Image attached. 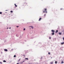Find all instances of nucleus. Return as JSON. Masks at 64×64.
Returning a JSON list of instances; mask_svg holds the SVG:
<instances>
[{"instance_id": "obj_1", "label": "nucleus", "mask_w": 64, "mask_h": 64, "mask_svg": "<svg viewBox=\"0 0 64 64\" xmlns=\"http://www.w3.org/2000/svg\"><path fill=\"white\" fill-rule=\"evenodd\" d=\"M44 9V11H43V12L45 13V12H46V13H47V9L46 8Z\"/></svg>"}, {"instance_id": "obj_2", "label": "nucleus", "mask_w": 64, "mask_h": 64, "mask_svg": "<svg viewBox=\"0 0 64 64\" xmlns=\"http://www.w3.org/2000/svg\"><path fill=\"white\" fill-rule=\"evenodd\" d=\"M51 31L52 32V35H54V32H55V30H52Z\"/></svg>"}, {"instance_id": "obj_3", "label": "nucleus", "mask_w": 64, "mask_h": 64, "mask_svg": "<svg viewBox=\"0 0 64 64\" xmlns=\"http://www.w3.org/2000/svg\"><path fill=\"white\" fill-rule=\"evenodd\" d=\"M4 51H6V52H7V51H8V50H7V49H4Z\"/></svg>"}, {"instance_id": "obj_4", "label": "nucleus", "mask_w": 64, "mask_h": 64, "mask_svg": "<svg viewBox=\"0 0 64 64\" xmlns=\"http://www.w3.org/2000/svg\"><path fill=\"white\" fill-rule=\"evenodd\" d=\"M61 45H63V44H64V42L61 43Z\"/></svg>"}, {"instance_id": "obj_5", "label": "nucleus", "mask_w": 64, "mask_h": 64, "mask_svg": "<svg viewBox=\"0 0 64 64\" xmlns=\"http://www.w3.org/2000/svg\"><path fill=\"white\" fill-rule=\"evenodd\" d=\"M57 32H58V30H56V33H57Z\"/></svg>"}, {"instance_id": "obj_6", "label": "nucleus", "mask_w": 64, "mask_h": 64, "mask_svg": "<svg viewBox=\"0 0 64 64\" xmlns=\"http://www.w3.org/2000/svg\"><path fill=\"white\" fill-rule=\"evenodd\" d=\"M41 19H42V18H40V19L38 21H40V20H41Z\"/></svg>"}, {"instance_id": "obj_7", "label": "nucleus", "mask_w": 64, "mask_h": 64, "mask_svg": "<svg viewBox=\"0 0 64 64\" xmlns=\"http://www.w3.org/2000/svg\"><path fill=\"white\" fill-rule=\"evenodd\" d=\"M53 63V62H50V64H52Z\"/></svg>"}, {"instance_id": "obj_8", "label": "nucleus", "mask_w": 64, "mask_h": 64, "mask_svg": "<svg viewBox=\"0 0 64 64\" xmlns=\"http://www.w3.org/2000/svg\"><path fill=\"white\" fill-rule=\"evenodd\" d=\"M14 5H15V7H17V5H16V4H14Z\"/></svg>"}, {"instance_id": "obj_9", "label": "nucleus", "mask_w": 64, "mask_h": 64, "mask_svg": "<svg viewBox=\"0 0 64 64\" xmlns=\"http://www.w3.org/2000/svg\"><path fill=\"white\" fill-rule=\"evenodd\" d=\"M30 27H31V28H32V29H33V26H30Z\"/></svg>"}, {"instance_id": "obj_10", "label": "nucleus", "mask_w": 64, "mask_h": 64, "mask_svg": "<svg viewBox=\"0 0 64 64\" xmlns=\"http://www.w3.org/2000/svg\"><path fill=\"white\" fill-rule=\"evenodd\" d=\"M59 34L60 35H62V33H59Z\"/></svg>"}, {"instance_id": "obj_11", "label": "nucleus", "mask_w": 64, "mask_h": 64, "mask_svg": "<svg viewBox=\"0 0 64 64\" xmlns=\"http://www.w3.org/2000/svg\"><path fill=\"white\" fill-rule=\"evenodd\" d=\"M3 61L4 62H6V60H4Z\"/></svg>"}, {"instance_id": "obj_12", "label": "nucleus", "mask_w": 64, "mask_h": 64, "mask_svg": "<svg viewBox=\"0 0 64 64\" xmlns=\"http://www.w3.org/2000/svg\"><path fill=\"white\" fill-rule=\"evenodd\" d=\"M55 64H57V61H56L55 62Z\"/></svg>"}, {"instance_id": "obj_13", "label": "nucleus", "mask_w": 64, "mask_h": 64, "mask_svg": "<svg viewBox=\"0 0 64 64\" xmlns=\"http://www.w3.org/2000/svg\"><path fill=\"white\" fill-rule=\"evenodd\" d=\"M25 59H26V60H28V58H25Z\"/></svg>"}, {"instance_id": "obj_14", "label": "nucleus", "mask_w": 64, "mask_h": 64, "mask_svg": "<svg viewBox=\"0 0 64 64\" xmlns=\"http://www.w3.org/2000/svg\"><path fill=\"white\" fill-rule=\"evenodd\" d=\"M48 54L49 55H50V52H48Z\"/></svg>"}, {"instance_id": "obj_15", "label": "nucleus", "mask_w": 64, "mask_h": 64, "mask_svg": "<svg viewBox=\"0 0 64 64\" xmlns=\"http://www.w3.org/2000/svg\"><path fill=\"white\" fill-rule=\"evenodd\" d=\"M44 17H45V16H46V14H44Z\"/></svg>"}, {"instance_id": "obj_16", "label": "nucleus", "mask_w": 64, "mask_h": 64, "mask_svg": "<svg viewBox=\"0 0 64 64\" xmlns=\"http://www.w3.org/2000/svg\"><path fill=\"white\" fill-rule=\"evenodd\" d=\"M16 57V55H14V57Z\"/></svg>"}, {"instance_id": "obj_17", "label": "nucleus", "mask_w": 64, "mask_h": 64, "mask_svg": "<svg viewBox=\"0 0 64 64\" xmlns=\"http://www.w3.org/2000/svg\"><path fill=\"white\" fill-rule=\"evenodd\" d=\"M2 12H0V14H2Z\"/></svg>"}, {"instance_id": "obj_18", "label": "nucleus", "mask_w": 64, "mask_h": 64, "mask_svg": "<svg viewBox=\"0 0 64 64\" xmlns=\"http://www.w3.org/2000/svg\"><path fill=\"white\" fill-rule=\"evenodd\" d=\"M0 64H2V62H0Z\"/></svg>"}, {"instance_id": "obj_19", "label": "nucleus", "mask_w": 64, "mask_h": 64, "mask_svg": "<svg viewBox=\"0 0 64 64\" xmlns=\"http://www.w3.org/2000/svg\"><path fill=\"white\" fill-rule=\"evenodd\" d=\"M10 12H11V13H12V12H13V11H10Z\"/></svg>"}, {"instance_id": "obj_20", "label": "nucleus", "mask_w": 64, "mask_h": 64, "mask_svg": "<svg viewBox=\"0 0 64 64\" xmlns=\"http://www.w3.org/2000/svg\"><path fill=\"white\" fill-rule=\"evenodd\" d=\"M64 63V62L63 61L62 62V63Z\"/></svg>"}, {"instance_id": "obj_21", "label": "nucleus", "mask_w": 64, "mask_h": 64, "mask_svg": "<svg viewBox=\"0 0 64 64\" xmlns=\"http://www.w3.org/2000/svg\"><path fill=\"white\" fill-rule=\"evenodd\" d=\"M24 31L25 30V28H24Z\"/></svg>"}, {"instance_id": "obj_22", "label": "nucleus", "mask_w": 64, "mask_h": 64, "mask_svg": "<svg viewBox=\"0 0 64 64\" xmlns=\"http://www.w3.org/2000/svg\"><path fill=\"white\" fill-rule=\"evenodd\" d=\"M20 60V59L18 60V62H19V61Z\"/></svg>"}, {"instance_id": "obj_23", "label": "nucleus", "mask_w": 64, "mask_h": 64, "mask_svg": "<svg viewBox=\"0 0 64 64\" xmlns=\"http://www.w3.org/2000/svg\"><path fill=\"white\" fill-rule=\"evenodd\" d=\"M24 4H26H26H27L26 3H24Z\"/></svg>"}, {"instance_id": "obj_24", "label": "nucleus", "mask_w": 64, "mask_h": 64, "mask_svg": "<svg viewBox=\"0 0 64 64\" xmlns=\"http://www.w3.org/2000/svg\"><path fill=\"white\" fill-rule=\"evenodd\" d=\"M16 27H17V28L19 27V26H16Z\"/></svg>"}, {"instance_id": "obj_25", "label": "nucleus", "mask_w": 64, "mask_h": 64, "mask_svg": "<svg viewBox=\"0 0 64 64\" xmlns=\"http://www.w3.org/2000/svg\"><path fill=\"white\" fill-rule=\"evenodd\" d=\"M49 39H51V37H50L49 38Z\"/></svg>"}, {"instance_id": "obj_26", "label": "nucleus", "mask_w": 64, "mask_h": 64, "mask_svg": "<svg viewBox=\"0 0 64 64\" xmlns=\"http://www.w3.org/2000/svg\"><path fill=\"white\" fill-rule=\"evenodd\" d=\"M24 61H25V60L23 61V62H24Z\"/></svg>"}, {"instance_id": "obj_27", "label": "nucleus", "mask_w": 64, "mask_h": 64, "mask_svg": "<svg viewBox=\"0 0 64 64\" xmlns=\"http://www.w3.org/2000/svg\"><path fill=\"white\" fill-rule=\"evenodd\" d=\"M63 39L64 40V38H63Z\"/></svg>"}, {"instance_id": "obj_28", "label": "nucleus", "mask_w": 64, "mask_h": 64, "mask_svg": "<svg viewBox=\"0 0 64 64\" xmlns=\"http://www.w3.org/2000/svg\"><path fill=\"white\" fill-rule=\"evenodd\" d=\"M62 8H60V10H62Z\"/></svg>"}, {"instance_id": "obj_29", "label": "nucleus", "mask_w": 64, "mask_h": 64, "mask_svg": "<svg viewBox=\"0 0 64 64\" xmlns=\"http://www.w3.org/2000/svg\"><path fill=\"white\" fill-rule=\"evenodd\" d=\"M9 29H11V28H9Z\"/></svg>"}, {"instance_id": "obj_30", "label": "nucleus", "mask_w": 64, "mask_h": 64, "mask_svg": "<svg viewBox=\"0 0 64 64\" xmlns=\"http://www.w3.org/2000/svg\"><path fill=\"white\" fill-rule=\"evenodd\" d=\"M21 63H23V62H22Z\"/></svg>"}, {"instance_id": "obj_31", "label": "nucleus", "mask_w": 64, "mask_h": 64, "mask_svg": "<svg viewBox=\"0 0 64 64\" xmlns=\"http://www.w3.org/2000/svg\"><path fill=\"white\" fill-rule=\"evenodd\" d=\"M6 11H8L7 10H6Z\"/></svg>"}, {"instance_id": "obj_32", "label": "nucleus", "mask_w": 64, "mask_h": 64, "mask_svg": "<svg viewBox=\"0 0 64 64\" xmlns=\"http://www.w3.org/2000/svg\"><path fill=\"white\" fill-rule=\"evenodd\" d=\"M23 56H25V55H23Z\"/></svg>"}, {"instance_id": "obj_33", "label": "nucleus", "mask_w": 64, "mask_h": 64, "mask_svg": "<svg viewBox=\"0 0 64 64\" xmlns=\"http://www.w3.org/2000/svg\"><path fill=\"white\" fill-rule=\"evenodd\" d=\"M8 28H7V29H8Z\"/></svg>"}, {"instance_id": "obj_34", "label": "nucleus", "mask_w": 64, "mask_h": 64, "mask_svg": "<svg viewBox=\"0 0 64 64\" xmlns=\"http://www.w3.org/2000/svg\"><path fill=\"white\" fill-rule=\"evenodd\" d=\"M29 64H30V63Z\"/></svg>"}]
</instances>
